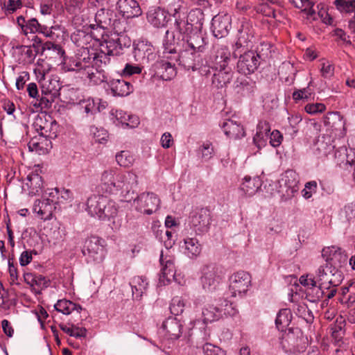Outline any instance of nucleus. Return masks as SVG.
<instances>
[{
	"label": "nucleus",
	"mask_w": 355,
	"mask_h": 355,
	"mask_svg": "<svg viewBox=\"0 0 355 355\" xmlns=\"http://www.w3.org/2000/svg\"><path fill=\"white\" fill-rule=\"evenodd\" d=\"M136 209L141 213L150 215L159 207L160 199L154 193H142L134 200Z\"/></svg>",
	"instance_id": "ddd939ff"
},
{
	"label": "nucleus",
	"mask_w": 355,
	"mask_h": 355,
	"mask_svg": "<svg viewBox=\"0 0 355 355\" xmlns=\"http://www.w3.org/2000/svg\"><path fill=\"white\" fill-rule=\"evenodd\" d=\"M24 279L35 294H41L42 291L48 286V281L41 275L26 272L24 275Z\"/></svg>",
	"instance_id": "393cba45"
},
{
	"label": "nucleus",
	"mask_w": 355,
	"mask_h": 355,
	"mask_svg": "<svg viewBox=\"0 0 355 355\" xmlns=\"http://www.w3.org/2000/svg\"><path fill=\"white\" fill-rule=\"evenodd\" d=\"M210 225V214L207 209H200L190 216L189 225L197 233L208 231Z\"/></svg>",
	"instance_id": "a211bd4d"
},
{
	"label": "nucleus",
	"mask_w": 355,
	"mask_h": 355,
	"mask_svg": "<svg viewBox=\"0 0 355 355\" xmlns=\"http://www.w3.org/2000/svg\"><path fill=\"white\" fill-rule=\"evenodd\" d=\"M99 44V50L109 57L123 54V50L131 46V40L123 32L114 31L110 36L105 38L102 36Z\"/></svg>",
	"instance_id": "39448f33"
},
{
	"label": "nucleus",
	"mask_w": 355,
	"mask_h": 355,
	"mask_svg": "<svg viewBox=\"0 0 355 355\" xmlns=\"http://www.w3.org/2000/svg\"><path fill=\"white\" fill-rule=\"evenodd\" d=\"M202 349L205 355H225V352L219 347L209 343L202 346Z\"/></svg>",
	"instance_id": "052dcab7"
},
{
	"label": "nucleus",
	"mask_w": 355,
	"mask_h": 355,
	"mask_svg": "<svg viewBox=\"0 0 355 355\" xmlns=\"http://www.w3.org/2000/svg\"><path fill=\"white\" fill-rule=\"evenodd\" d=\"M334 4L340 12H355V0H335Z\"/></svg>",
	"instance_id": "8fccbe9b"
},
{
	"label": "nucleus",
	"mask_w": 355,
	"mask_h": 355,
	"mask_svg": "<svg viewBox=\"0 0 355 355\" xmlns=\"http://www.w3.org/2000/svg\"><path fill=\"white\" fill-rule=\"evenodd\" d=\"M324 123L332 129V130H340L344 129L345 121L343 116L338 112H329L324 119Z\"/></svg>",
	"instance_id": "72a5a7b5"
},
{
	"label": "nucleus",
	"mask_w": 355,
	"mask_h": 355,
	"mask_svg": "<svg viewBox=\"0 0 355 355\" xmlns=\"http://www.w3.org/2000/svg\"><path fill=\"white\" fill-rule=\"evenodd\" d=\"M213 70L214 72L211 83L216 88H222L226 86L232 78L233 72L232 67Z\"/></svg>",
	"instance_id": "cd10ccee"
},
{
	"label": "nucleus",
	"mask_w": 355,
	"mask_h": 355,
	"mask_svg": "<svg viewBox=\"0 0 355 355\" xmlns=\"http://www.w3.org/2000/svg\"><path fill=\"white\" fill-rule=\"evenodd\" d=\"M163 46L164 57L167 58L168 57L166 54L177 53L178 51L177 60L180 65L187 70L195 71L202 66V54L204 53L202 52H198L197 50L186 48L179 43L175 46V44L164 42Z\"/></svg>",
	"instance_id": "f257e3e1"
},
{
	"label": "nucleus",
	"mask_w": 355,
	"mask_h": 355,
	"mask_svg": "<svg viewBox=\"0 0 355 355\" xmlns=\"http://www.w3.org/2000/svg\"><path fill=\"white\" fill-rule=\"evenodd\" d=\"M107 85L115 96H127L133 92L132 85L123 78H113Z\"/></svg>",
	"instance_id": "4be33fe9"
},
{
	"label": "nucleus",
	"mask_w": 355,
	"mask_h": 355,
	"mask_svg": "<svg viewBox=\"0 0 355 355\" xmlns=\"http://www.w3.org/2000/svg\"><path fill=\"white\" fill-rule=\"evenodd\" d=\"M345 326L346 322L343 317L337 318L335 322L331 324V336L336 343H338L343 340L345 335Z\"/></svg>",
	"instance_id": "f704fd0d"
},
{
	"label": "nucleus",
	"mask_w": 355,
	"mask_h": 355,
	"mask_svg": "<svg viewBox=\"0 0 355 355\" xmlns=\"http://www.w3.org/2000/svg\"><path fill=\"white\" fill-rule=\"evenodd\" d=\"M270 45L268 43H261L260 45L257 46L256 51H253V53H254V55L257 59L259 60L261 63L266 62L270 56Z\"/></svg>",
	"instance_id": "603ef678"
},
{
	"label": "nucleus",
	"mask_w": 355,
	"mask_h": 355,
	"mask_svg": "<svg viewBox=\"0 0 355 355\" xmlns=\"http://www.w3.org/2000/svg\"><path fill=\"white\" fill-rule=\"evenodd\" d=\"M292 320L291 311L289 309H281L277 315L275 320V324L277 328L283 331L286 327H287Z\"/></svg>",
	"instance_id": "ea45409f"
},
{
	"label": "nucleus",
	"mask_w": 355,
	"mask_h": 355,
	"mask_svg": "<svg viewBox=\"0 0 355 355\" xmlns=\"http://www.w3.org/2000/svg\"><path fill=\"white\" fill-rule=\"evenodd\" d=\"M94 51L93 49L90 50L88 48H81L76 55L83 68V76L90 80H93L95 76L94 72L92 70Z\"/></svg>",
	"instance_id": "aec40b11"
},
{
	"label": "nucleus",
	"mask_w": 355,
	"mask_h": 355,
	"mask_svg": "<svg viewBox=\"0 0 355 355\" xmlns=\"http://www.w3.org/2000/svg\"><path fill=\"white\" fill-rule=\"evenodd\" d=\"M48 121L49 119L46 118V116L37 115L33 123L35 130L38 132H40V133H43Z\"/></svg>",
	"instance_id": "0e129e2a"
},
{
	"label": "nucleus",
	"mask_w": 355,
	"mask_h": 355,
	"mask_svg": "<svg viewBox=\"0 0 355 355\" xmlns=\"http://www.w3.org/2000/svg\"><path fill=\"white\" fill-rule=\"evenodd\" d=\"M76 92L77 91L74 89L69 90V94H70V103L73 104H78L80 107V109H83L87 114H94L95 113L100 112V107H96V104L94 99L87 98L78 101L76 99H74L73 97H71L72 95L76 94Z\"/></svg>",
	"instance_id": "c85d7f7f"
},
{
	"label": "nucleus",
	"mask_w": 355,
	"mask_h": 355,
	"mask_svg": "<svg viewBox=\"0 0 355 355\" xmlns=\"http://www.w3.org/2000/svg\"><path fill=\"white\" fill-rule=\"evenodd\" d=\"M127 180L128 184H138L137 175L132 172H129L127 175L115 174L113 170H106L101 175V187L106 193H111L115 190L123 189Z\"/></svg>",
	"instance_id": "20e7f679"
},
{
	"label": "nucleus",
	"mask_w": 355,
	"mask_h": 355,
	"mask_svg": "<svg viewBox=\"0 0 355 355\" xmlns=\"http://www.w3.org/2000/svg\"><path fill=\"white\" fill-rule=\"evenodd\" d=\"M202 321L205 324L211 322L214 320H218L221 317L219 313L218 306H214L213 305H208L202 309Z\"/></svg>",
	"instance_id": "37998d69"
},
{
	"label": "nucleus",
	"mask_w": 355,
	"mask_h": 355,
	"mask_svg": "<svg viewBox=\"0 0 355 355\" xmlns=\"http://www.w3.org/2000/svg\"><path fill=\"white\" fill-rule=\"evenodd\" d=\"M251 275L245 271L241 270L234 273L230 277V284L232 296H242L245 294L251 286Z\"/></svg>",
	"instance_id": "f8f14e48"
},
{
	"label": "nucleus",
	"mask_w": 355,
	"mask_h": 355,
	"mask_svg": "<svg viewBox=\"0 0 355 355\" xmlns=\"http://www.w3.org/2000/svg\"><path fill=\"white\" fill-rule=\"evenodd\" d=\"M185 253L190 257H196L200 254L201 245L195 238H188L184 240Z\"/></svg>",
	"instance_id": "79ce46f5"
},
{
	"label": "nucleus",
	"mask_w": 355,
	"mask_h": 355,
	"mask_svg": "<svg viewBox=\"0 0 355 355\" xmlns=\"http://www.w3.org/2000/svg\"><path fill=\"white\" fill-rule=\"evenodd\" d=\"M170 15L164 9L155 8L150 9L147 13V19L155 27L165 26L170 19Z\"/></svg>",
	"instance_id": "b1692460"
},
{
	"label": "nucleus",
	"mask_w": 355,
	"mask_h": 355,
	"mask_svg": "<svg viewBox=\"0 0 355 355\" xmlns=\"http://www.w3.org/2000/svg\"><path fill=\"white\" fill-rule=\"evenodd\" d=\"M239 59L237 62V70L240 73L249 75L257 70L261 64L257 59L253 51H245L239 53Z\"/></svg>",
	"instance_id": "2eb2a0df"
},
{
	"label": "nucleus",
	"mask_w": 355,
	"mask_h": 355,
	"mask_svg": "<svg viewBox=\"0 0 355 355\" xmlns=\"http://www.w3.org/2000/svg\"><path fill=\"white\" fill-rule=\"evenodd\" d=\"M133 297L139 300L146 291L148 283L141 277H135L130 283Z\"/></svg>",
	"instance_id": "58836bf2"
},
{
	"label": "nucleus",
	"mask_w": 355,
	"mask_h": 355,
	"mask_svg": "<svg viewBox=\"0 0 355 355\" xmlns=\"http://www.w3.org/2000/svg\"><path fill=\"white\" fill-rule=\"evenodd\" d=\"M280 344L285 352L296 354L306 349L303 332L298 328H289L280 338Z\"/></svg>",
	"instance_id": "423d86ee"
},
{
	"label": "nucleus",
	"mask_w": 355,
	"mask_h": 355,
	"mask_svg": "<svg viewBox=\"0 0 355 355\" xmlns=\"http://www.w3.org/2000/svg\"><path fill=\"white\" fill-rule=\"evenodd\" d=\"M270 132V123L266 121H261L257 127V133L268 138Z\"/></svg>",
	"instance_id": "774afa93"
},
{
	"label": "nucleus",
	"mask_w": 355,
	"mask_h": 355,
	"mask_svg": "<svg viewBox=\"0 0 355 355\" xmlns=\"http://www.w3.org/2000/svg\"><path fill=\"white\" fill-rule=\"evenodd\" d=\"M156 74L164 80H171L176 76L175 65L168 61H159L156 64Z\"/></svg>",
	"instance_id": "c756f323"
},
{
	"label": "nucleus",
	"mask_w": 355,
	"mask_h": 355,
	"mask_svg": "<svg viewBox=\"0 0 355 355\" xmlns=\"http://www.w3.org/2000/svg\"><path fill=\"white\" fill-rule=\"evenodd\" d=\"M297 174L293 171H286L279 180V187L288 198H292L299 189Z\"/></svg>",
	"instance_id": "6ab92c4d"
},
{
	"label": "nucleus",
	"mask_w": 355,
	"mask_h": 355,
	"mask_svg": "<svg viewBox=\"0 0 355 355\" xmlns=\"http://www.w3.org/2000/svg\"><path fill=\"white\" fill-rule=\"evenodd\" d=\"M301 284L306 286L308 287L314 286L318 284V281L315 277V274L309 273L306 275H302L300 278Z\"/></svg>",
	"instance_id": "338daca9"
},
{
	"label": "nucleus",
	"mask_w": 355,
	"mask_h": 355,
	"mask_svg": "<svg viewBox=\"0 0 355 355\" xmlns=\"http://www.w3.org/2000/svg\"><path fill=\"white\" fill-rule=\"evenodd\" d=\"M95 21L103 29H112L116 32L124 31L123 22L117 18L116 12L110 8L99 9L96 13Z\"/></svg>",
	"instance_id": "1a4fd4ad"
},
{
	"label": "nucleus",
	"mask_w": 355,
	"mask_h": 355,
	"mask_svg": "<svg viewBox=\"0 0 355 355\" xmlns=\"http://www.w3.org/2000/svg\"><path fill=\"white\" fill-rule=\"evenodd\" d=\"M54 307L57 311L61 312L64 315H69L73 311L80 313L83 309L80 304L67 300H58L54 305Z\"/></svg>",
	"instance_id": "c9c22d12"
},
{
	"label": "nucleus",
	"mask_w": 355,
	"mask_h": 355,
	"mask_svg": "<svg viewBox=\"0 0 355 355\" xmlns=\"http://www.w3.org/2000/svg\"><path fill=\"white\" fill-rule=\"evenodd\" d=\"M47 139L40 137L39 139L34 137L28 142V146L30 151L39 154H44L46 151Z\"/></svg>",
	"instance_id": "a18cd8bd"
},
{
	"label": "nucleus",
	"mask_w": 355,
	"mask_h": 355,
	"mask_svg": "<svg viewBox=\"0 0 355 355\" xmlns=\"http://www.w3.org/2000/svg\"><path fill=\"white\" fill-rule=\"evenodd\" d=\"M26 186L29 189V193L32 195L37 194L42 190L43 182L42 176L38 173H32L27 177Z\"/></svg>",
	"instance_id": "e433bc0d"
},
{
	"label": "nucleus",
	"mask_w": 355,
	"mask_h": 355,
	"mask_svg": "<svg viewBox=\"0 0 355 355\" xmlns=\"http://www.w3.org/2000/svg\"><path fill=\"white\" fill-rule=\"evenodd\" d=\"M51 200L49 198L40 200V206L42 207V219H49L52 213Z\"/></svg>",
	"instance_id": "bf43d9fd"
},
{
	"label": "nucleus",
	"mask_w": 355,
	"mask_h": 355,
	"mask_svg": "<svg viewBox=\"0 0 355 355\" xmlns=\"http://www.w3.org/2000/svg\"><path fill=\"white\" fill-rule=\"evenodd\" d=\"M295 313L299 317L304 319L308 323H311L313 320V315H312L311 311L304 304H297L295 309Z\"/></svg>",
	"instance_id": "5fc2aeb1"
},
{
	"label": "nucleus",
	"mask_w": 355,
	"mask_h": 355,
	"mask_svg": "<svg viewBox=\"0 0 355 355\" xmlns=\"http://www.w3.org/2000/svg\"><path fill=\"white\" fill-rule=\"evenodd\" d=\"M219 313L221 316L223 315L233 316L238 312L236 306L227 300H220V304L218 305Z\"/></svg>",
	"instance_id": "3c124183"
},
{
	"label": "nucleus",
	"mask_w": 355,
	"mask_h": 355,
	"mask_svg": "<svg viewBox=\"0 0 355 355\" xmlns=\"http://www.w3.org/2000/svg\"><path fill=\"white\" fill-rule=\"evenodd\" d=\"M58 97L55 96L49 95V94H42L40 95V97L36 98V102L33 104L35 107L37 108L43 109H49L52 103L55 101V100Z\"/></svg>",
	"instance_id": "de8ad7c7"
},
{
	"label": "nucleus",
	"mask_w": 355,
	"mask_h": 355,
	"mask_svg": "<svg viewBox=\"0 0 355 355\" xmlns=\"http://www.w3.org/2000/svg\"><path fill=\"white\" fill-rule=\"evenodd\" d=\"M221 128L225 135L230 139H237L245 136V130L243 125L232 119H227L224 121Z\"/></svg>",
	"instance_id": "a878e982"
},
{
	"label": "nucleus",
	"mask_w": 355,
	"mask_h": 355,
	"mask_svg": "<svg viewBox=\"0 0 355 355\" xmlns=\"http://www.w3.org/2000/svg\"><path fill=\"white\" fill-rule=\"evenodd\" d=\"M231 61V53L226 46L218 48L214 56L212 62L214 66L212 69H225L231 67L230 62Z\"/></svg>",
	"instance_id": "bb28decb"
},
{
	"label": "nucleus",
	"mask_w": 355,
	"mask_h": 355,
	"mask_svg": "<svg viewBox=\"0 0 355 355\" xmlns=\"http://www.w3.org/2000/svg\"><path fill=\"white\" fill-rule=\"evenodd\" d=\"M317 190V182L315 181H310L306 183L304 189L302 191V196L304 198H310L313 193Z\"/></svg>",
	"instance_id": "680f3d73"
},
{
	"label": "nucleus",
	"mask_w": 355,
	"mask_h": 355,
	"mask_svg": "<svg viewBox=\"0 0 355 355\" xmlns=\"http://www.w3.org/2000/svg\"><path fill=\"white\" fill-rule=\"evenodd\" d=\"M184 302L182 297L175 296L174 297L170 304L171 313L175 315L182 314L184 309Z\"/></svg>",
	"instance_id": "6e6d98bb"
},
{
	"label": "nucleus",
	"mask_w": 355,
	"mask_h": 355,
	"mask_svg": "<svg viewBox=\"0 0 355 355\" xmlns=\"http://www.w3.org/2000/svg\"><path fill=\"white\" fill-rule=\"evenodd\" d=\"M325 109L326 106L323 103L307 104L304 107L305 111L311 114L322 112Z\"/></svg>",
	"instance_id": "69168bd1"
},
{
	"label": "nucleus",
	"mask_w": 355,
	"mask_h": 355,
	"mask_svg": "<svg viewBox=\"0 0 355 355\" xmlns=\"http://www.w3.org/2000/svg\"><path fill=\"white\" fill-rule=\"evenodd\" d=\"M133 55L135 60L140 64H148L155 58V49L147 41H138L133 44Z\"/></svg>",
	"instance_id": "4468645a"
},
{
	"label": "nucleus",
	"mask_w": 355,
	"mask_h": 355,
	"mask_svg": "<svg viewBox=\"0 0 355 355\" xmlns=\"http://www.w3.org/2000/svg\"><path fill=\"white\" fill-rule=\"evenodd\" d=\"M254 38V30L248 23L243 24L238 31L237 41L235 44V50L233 53L234 57L241 53L245 49H248Z\"/></svg>",
	"instance_id": "f3484780"
},
{
	"label": "nucleus",
	"mask_w": 355,
	"mask_h": 355,
	"mask_svg": "<svg viewBox=\"0 0 355 355\" xmlns=\"http://www.w3.org/2000/svg\"><path fill=\"white\" fill-rule=\"evenodd\" d=\"M54 28V26H51L50 24H42L38 22L36 18H31L27 21L24 35H27L29 33H39L43 34L47 37H53V35L54 33L52 30Z\"/></svg>",
	"instance_id": "5701e85b"
},
{
	"label": "nucleus",
	"mask_w": 355,
	"mask_h": 355,
	"mask_svg": "<svg viewBox=\"0 0 355 355\" xmlns=\"http://www.w3.org/2000/svg\"><path fill=\"white\" fill-rule=\"evenodd\" d=\"M19 48L21 50V53L25 55V62L28 63L33 62L37 54L39 53L38 49H34L33 50L31 46H21Z\"/></svg>",
	"instance_id": "13d9d810"
},
{
	"label": "nucleus",
	"mask_w": 355,
	"mask_h": 355,
	"mask_svg": "<svg viewBox=\"0 0 355 355\" xmlns=\"http://www.w3.org/2000/svg\"><path fill=\"white\" fill-rule=\"evenodd\" d=\"M323 287L316 284L314 286L308 287L306 289V299L311 302H317L323 296Z\"/></svg>",
	"instance_id": "49530a36"
},
{
	"label": "nucleus",
	"mask_w": 355,
	"mask_h": 355,
	"mask_svg": "<svg viewBox=\"0 0 355 355\" xmlns=\"http://www.w3.org/2000/svg\"><path fill=\"white\" fill-rule=\"evenodd\" d=\"M315 277L318 284L325 289L339 286L343 279L340 270L335 269L326 263L318 268L315 271Z\"/></svg>",
	"instance_id": "0eeeda50"
},
{
	"label": "nucleus",
	"mask_w": 355,
	"mask_h": 355,
	"mask_svg": "<svg viewBox=\"0 0 355 355\" xmlns=\"http://www.w3.org/2000/svg\"><path fill=\"white\" fill-rule=\"evenodd\" d=\"M173 16L175 19V30L182 35V38L191 33L195 26L204 23L205 19L204 13L200 8L191 10L187 16L175 9Z\"/></svg>",
	"instance_id": "7ed1b4c3"
},
{
	"label": "nucleus",
	"mask_w": 355,
	"mask_h": 355,
	"mask_svg": "<svg viewBox=\"0 0 355 355\" xmlns=\"http://www.w3.org/2000/svg\"><path fill=\"white\" fill-rule=\"evenodd\" d=\"M322 256L325 259L326 264L340 270L347 263V255L345 250L336 246L324 248Z\"/></svg>",
	"instance_id": "9b49d317"
},
{
	"label": "nucleus",
	"mask_w": 355,
	"mask_h": 355,
	"mask_svg": "<svg viewBox=\"0 0 355 355\" xmlns=\"http://www.w3.org/2000/svg\"><path fill=\"white\" fill-rule=\"evenodd\" d=\"M231 15L227 13H218L211 21V29L214 37L223 38L226 37L231 28Z\"/></svg>",
	"instance_id": "dca6fc26"
},
{
	"label": "nucleus",
	"mask_w": 355,
	"mask_h": 355,
	"mask_svg": "<svg viewBox=\"0 0 355 355\" xmlns=\"http://www.w3.org/2000/svg\"><path fill=\"white\" fill-rule=\"evenodd\" d=\"M220 280V276L217 275L216 270L214 267H207L204 271L202 277L203 288L209 291L216 289Z\"/></svg>",
	"instance_id": "7c9ffc66"
},
{
	"label": "nucleus",
	"mask_w": 355,
	"mask_h": 355,
	"mask_svg": "<svg viewBox=\"0 0 355 355\" xmlns=\"http://www.w3.org/2000/svg\"><path fill=\"white\" fill-rule=\"evenodd\" d=\"M162 327L172 338L177 339L182 334V325L175 318H167Z\"/></svg>",
	"instance_id": "473e14b6"
},
{
	"label": "nucleus",
	"mask_w": 355,
	"mask_h": 355,
	"mask_svg": "<svg viewBox=\"0 0 355 355\" xmlns=\"http://www.w3.org/2000/svg\"><path fill=\"white\" fill-rule=\"evenodd\" d=\"M116 8L120 14L127 19L139 17L142 10L136 0H118Z\"/></svg>",
	"instance_id": "412c9836"
},
{
	"label": "nucleus",
	"mask_w": 355,
	"mask_h": 355,
	"mask_svg": "<svg viewBox=\"0 0 355 355\" xmlns=\"http://www.w3.org/2000/svg\"><path fill=\"white\" fill-rule=\"evenodd\" d=\"M41 93L49 94V95H53L58 97L60 95V85L59 81L55 79H48L45 78L41 83Z\"/></svg>",
	"instance_id": "4c0bfd02"
},
{
	"label": "nucleus",
	"mask_w": 355,
	"mask_h": 355,
	"mask_svg": "<svg viewBox=\"0 0 355 355\" xmlns=\"http://www.w3.org/2000/svg\"><path fill=\"white\" fill-rule=\"evenodd\" d=\"M116 160L121 166L130 167L132 165L135 159L129 151L122 150L116 155Z\"/></svg>",
	"instance_id": "864d4df0"
},
{
	"label": "nucleus",
	"mask_w": 355,
	"mask_h": 355,
	"mask_svg": "<svg viewBox=\"0 0 355 355\" xmlns=\"http://www.w3.org/2000/svg\"><path fill=\"white\" fill-rule=\"evenodd\" d=\"M204 23L195 26L193 31L189 33L185 37L182 38L180 45L192 49L197 50L198 52L205 53L207 45V37L205 33H202V27Z\"/></svg>",
	"instance_id": "9d476101"
},
{
	"label": "nucleus",
	"mask_w": 355,
	"mask_h": 355,
	"mask_svg": "<svg viewBox=\"0 0 355 355\" xmlns=\"http://www.w3.org/2000/svg\"><path fill=\"white\" fill-rule=\"evenodd\" d=\"M59 125L55 120L49 116V121L43 133H40V137L45 139H53L58 136Z\"/></svg>",
	"instance_id": "c03bdc74"
},
{
	"label": "nucleus",
	"mask_w": 355,
	"mask_h": 355,
	"mask_svg": "<svg viewBox=\"0 0 355 355\" xmlns=\"http://www.w3.org/2000/svg\"><path fill=\"white\" fill-rule=\"evenodd\" d=\"M104 240L98 236L87 238L82 249L83 254L87 257V262H101L105 257Z\"/></svg>",
	"instance_id": "6e6552de"
},
{
	"label": "nucleus",
	"mask_w": 355,
	"mask_h": 355,
	"mask_svg": "<svg viewBox=\"0 0 355 355\" xmlns=\"http://www.w3.org/2000/svg\"><path fill=\"white\" fill-rule=\"evenodd\" d=\"M87 210L92 216L98 218H114L117 216L116 203L103 195H94L87 199Z\"/></svg>",
	"instance_id": "f03ea898"
},
{
	"label": "nucleus",
	"mask_w": 355,
	"mask_h": 355,
	"mask_svg": "<svg viewBox=\"0 0 355 355\" xmlns=\"http://www.w3.org/2000/svg\"><path fill=\"white\" fill-rule=\"evenodd\" d=\"M92 62V70L95 68L96 71H101L103 70V68L110 63V58L100 50L98 52L95 51Z\"/></svg>",
	"instance_id": "a19ab883"
},
{
	"label": "nucleus",
	"mask_w": 355,
	"mask_h": 355,
	"mask_svg": "<svg viewBox=\"0 0 355 355\" xmlns=\"http://www.w3.org/2000/svg\"><path fill=\"white\" fill-rule=\"evenodd\" d=\"M175 277V267L173 262L171 260H168L166 261L164 266H163L162 268V272L160 275L159 279L160 281L164 282L166 280L169 282L171 279H173Z\"/></svg>",
	"instance_id": "09e8293b"
},
{
	"label": "nucleus",
	"mask_w": 355,
	"mask_h": 355,
	"mask_svg": "<svg viewBox=\"0 0 355 355\" xmlns=\"http://www.w3.org/2000/svg\"><path fill=\"white\" fill-rule=\"evenodd\" d=\"M256 10L259 13L268 17L275 18V11L267 3H261L257 6Z\"/></svg>",
	"instance_id": "e2e57ef3"
},
{
	"label": "nucleus",
	"mask_w": 355,
	"mask_h": 355,
	"mask_svg": "<svg viewBox=\"0 0 355 355\" xmlns=\"http://www.w3.org/2000/svg\"><path fill=\"white\" fill-rule=\"evenodd\" d=\"M261 187V180L259 177L256 176L252 178L249 176H245L243 182L241 185V189L247 195L252 196L260 189Z\"/></svg>",
	"instance_id": "2f4dec72"
},
{
	"label": "nucleus",
	"mask_w": 355,
	"mask_h": 355,
	"mask_svg": "<svg viewBox=\"0 0 355 355\" xmlns=\"http://www.w3.org/2000/svg\"><path fill=\"white\" fill-rule=\"evenodd\" d=\"M68 71H76L81 73L80 78H85V76H83V68L81 65V62L78 60V59L76 57L75 58H71L69 60L68 62L66 63V67Z\"/></svg>",
	"instance_id": "4d7b16f0"
}]
</instances>
